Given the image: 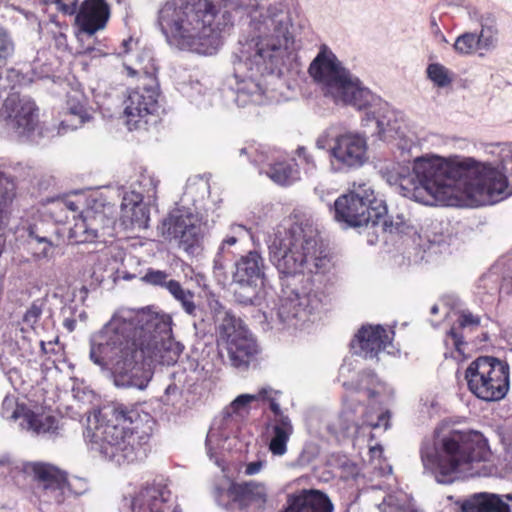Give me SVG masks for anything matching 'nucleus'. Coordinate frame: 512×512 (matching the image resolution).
<instances>
[{
	"mask_svg": "<svg viewBox=\"0 0 512 512\" xmlns=\"http://www.w3.org/2000/svg\"><path fill=\"white\" fill-rule=\"evenodd\" d=\"M89 358L113 376L121 388L144 390L152 379L151 364H175L184 350L172 335L170 315L150 310L116 312L89 339Z\"/></svg>",
	"mask_w": 512,
	"mask_h": 512,
	"instance_id": "1",
	"label": "nucleus"
},
{
	"mask_svg": "<svg viewBox=\"0 0 512 512\" xmlns=\"http://www.w3.org/2000/svg\"><path fill=\"white\" fill-rule=\"evenodd\" d=\"M298 14L286 4H270L251 20V35L234 62L235 102L239 107L265 105L282 99L281 66L300 28Z\"/></svg>",
	"mask_w": 512,
	"mask_h": 512,
	"instance_id": "2",
	"label": "nucleus"
},
{
	"mask_svg": "<svg viewBox=\"0 0 512 512\" xmlns=\"http://www.w3.org/2000/svg\"><path fill=\"white\" fill-rule=\"evenodd\" d=\"M471 158H443L434 154L417 157L412 170L400 164L386 172V180L399 193L415 202L434 206H452L458 201L472 206L468 183Z\"/></svg>",
	"mask_w": 512,
	"mask_h": 512,
	"instance_id": "3",
	"label": "nucleus"
},
{
	"mask_svg": "<svg viewBox=\"0 0 512 512\" xmlns=\"http://www.w3.org/2000/svg\"><path fill=\"white\" fill-rule=\"evenodd\" d=\"M157 24L169 45L213 55L232 19L228 11H221L210 0H168L159 9Z\"/></svg>",
	"mask_w": 512,
	"mask_h": 512,
	"instance_id": "4",
	"label": "nucleus"
},
{
	"mask_svg": "<svg viewBox=\"0 0 512 512\" xmlns=\"http://www.w3.org/2000/svg\"><path fill=\"white\" fill-rule=\"evenodd\" d=\"M420 456L424 469L440 484L488 474L482 463L488 459L489 448L478 431L436 429L433 439L422 442Z\"/></svg>",
	"mask_w": 512,
	"mask_h": 512,
	"instance_id": "5",
	"label": "nucleus"
},
{
	"mask_svg": "<svg viewBox=\"0 0 512 512\" xmlns=\"http://www.w3.org/2000/svg\"><path fill=\"white\" fill-rule=\"evenodd\" d=\"M309 74L325 97L336 104L350 105L365 110L363 126L375 122L377 134L384 137L388 122L385 113L388 105L363 85L326 45H322L309 66Z\"/></svg>",
	"mask_w": 512,
	"mask_h": 512,
	"instance_id": "6",
	"label": "nucleus"
},
{
	"mask_svg": "<svg viewBox=\"0 0 512 512\" xmlns=\"http://www.w3.org/2000/svg\"><path fill=\"white\" fill-rule=\"evenodd\" d=\"M139 414L123 405L104 408L90 420L86 439L91 451L118 465L134 462L145 456L144 446L150 432L139 431Z\"/></svg>",
	"mask_w": 512,
	"mask_h": 512,
	"instance_id": "7",
	"label": "nucleus"
},
{
	"mask_svg": "<svg viewBox=\"0 0 512 512\" xmlns=\"http://www.w3.org/2000/svg\"><path fill=\"white\" fill-rule=\"evenodd\" d=\"M267 245L270 261L281 275H317L331 268V258L323 249L316 229L310 225L278 226L269 235Z\"/></svg>",
	"mask_w": 512,
	"mask_h": 512,
	"instance_id": "8",
	"label": "nucleus"
},
{
	"mask_svg": "<svg viewBox=\"0 0 512 512\" xmlns=\"http://www.w3.org/2000/svg\"><path fill=\"white\" fill-rule=\"evenodd\" d=\"M493 161L472 159L468 183L472 206L498 203L512 195V143H496L489 147Z\"/></svg>",
	"mask_w": 512,
	"mask_h": 512,
	"instance_id": "9",
	"label": "nucleus"
},
{
	"mask_svg": "<svg viewBox=\"0 0 512 512\" xmlns=\"http://www.w3.org/2000/svg\"><path fill=\"white\" fill-rule=\"evenodd\" d=\"M216 323L217 343L226 349L236 368H246L258 352L257 344L240 318L226 310L217 300L210 302Z\"/></svg>",
	"mask_w": 512,
	"mask_h": 512,
	"instance_id": "10",
	"label": "nucleus"
},
{
	"mask_svg": "<svg viewBox=\"0 0 512 512\" xmlns=\"http://www.w3.org/2000/svg\"><path fill=\"white\" fill-rule=\"evenodd\" d=\"M386 212V205L367 183H354L347 194L334 201L335 220L350 227L375 226Z\"/></svg>",
	"mask_w": 512,
	"mask_h": 512,
	"instance_id": "11",
	"label": "nucleus"
},
{
	"mask_svg": "<svg viewBox=\"0 0 512 512\" xmlns=\"http://www.w3.org/2000/svg\"><path fill=\"white\" fill-rule=\"evenodd\" d=\"M509 365L490 356H481L472 361L465 370L469 391L486 402L502 400L510 387Z\"/></svg>",
	"mask_w": 512,
	"mask_h": 512,
	"instance_id": "12",
	"label": "nucleus"
},
{
	"mask_svg": "<svg viewBox=\"0 0 512 512\" xmlns=\"http://www.w3.org/2000/svg\"><path fill=\"white\" fill-rule=\"evenodd\" d=\"M315 144L318 149L328 152L330 166L334 172L358 169L369 160L368 138L362 132L347 130L331 138L323 134L317 138Z\"/></svg>",
	"mask_w": 512,
	"mask_h": 512,
	"instance_id": "13",
	"label": "nucleus"
},
{
	"mask_svg": "<svg viewBox=\"0 0 512 512\" xmlns=\"http://www.w3.org/2000/svg\"><path fill=\"white\" fill-rule=\"evenodd\" d=\"M327 303L328 294L311 278L309 286H303L300 292L291 291L280 298L276 314L282 324L297 329L313 321Z\"/></svg>",
	"mask_w": 512,
	"mask_h": 512,
	"instance_id": "14",
	"label": "nucleus"
},
{
	"mask_svg": "<svg viewBox=\"0 0 512 512\" xmlns=\"http://www.w3.org/2000/svg\"><path fill=\"white\" fill-rule=\"evenodd\" d=\"M159 229L165 239L175 240L188 253L193 252L203 235L199 216L189 209L173 210L162 221Z\"/></svg>",
	"mask_w": 512,
	"mask_h": 512,
	"instance_id": "15",
	"label": "nucleus"
},
{
	"mask_svg": "<svg viewBox=\"0 0 512 512\" xmlns=\"http://www.w3.org/2000/svg\"><path fill=\"white\" fill-rule=\"evenodd\" d=\"M31 471L38 481L39 508L41 512H56L65 499L68 482L64 472L44 463H34Z\"/></svg>",
	"mask_w": 512,
	"mask_h": 512,
	"instance_id": "16",
	"label": "nucleus"
},
{
	"mask_svg": "<svg viewBox=\"0 0 512 512\" xmlns=\"http://www.w3.org/2000/svg\"><path fill=\"white\" fill-rule=\"evenodd\" d=\"M120 512H178L170 490L162 484H147L124 497Z\"/></svg>",
	"mask_w": 512,
	"mask_h": 512,
	"instance_id": "17",
	"label": "nucleus"
},
{
	"mask_svg": "<svg viewBox=\"0 0 512 512\" xmlns=\"http://www.w3.org/2000/svg\"><path fill=\"white\" fill-rule=\"evenodd\" d=\"M0 106H3L15 134L20 139H30L39 123L35 102L27 96L13 92Z\"/></svg>",
	"mask_w": 512,
	"mask_h": 512,
	"instance_id": "18",
	"label": "nucleus"
},
{
	"mask_svg": "<svg viewBox=\"0 0 512 512\" xmlns=\"http://www.w3.org/2000/svg\"><path fill=\"white\" fill-rule=\"evenodd\" d=\"M73 226L69 228L68 237L73 243L92 242L106 234L111 228L113 220L107 218L102 212L87 209L76 217Z\"/></svg>",
	"mask_w": 512,
	"mask_h": 512,
	"instance_id": "19",
	"label": "nucleus"
},
{
	"mask_svg": "<svg viewBox=\"0 0 512 512\" xmlns=\"http://www.w3.org/2000/svg\"><path fill=\"white\" fill-rule=\"evenodd\" d=\"M158 93L153 88H136L128 91L124 100V116L129 130L137 128L140 121L153 114L158 106Z\"/></svg>",
	"mask_w": 512,
	"mask_h": 512,
	"instance_id": "20",
	"label": "nucleus"
},
{
	"mask_svg": "<svg viewBox=\"0 0 512 512\" xmlns=\"http://www.w3.org/2000/svg\"><path fill=\"white\" fill-rule=\"evenodd\" d=\"M393 335V331H387L381 325L363 326L356 335L353 347L356 348L355 344H357L356 352L366 359H374L383 351L391 354Z\"/></svg>",
	"mask_w": 512,
	"mask_h": 512,
	"instance_id": "21",
	"label": "nucleus"
},
{
	"mask_svg": "<svg viewBox=\"0 0 512 512\" xmlns=\"http://www.w3.org/2000/svg\"><path fill=\"white\" fill-rule=\"evenodd\" d=\"M256 164H266L268 177L279 185H290L299 177L297 165L279 150L262 149L254 159Z\"/></svg>",
	"mask_w": 512,
	"mask_h": 512,
	"instance_id": "22",
	"label": "nucleus"
},
{
	"mask_svg": "<svg viewBox=\"0 0 512 512\" xmlns=\"http://www.w3.org/2000/svg\"><path fill=\"white\" fill-rule=\"evenodd\" d=\"M271 410L274 418L266 428L268 449L273 456H284L288 451V443L294 433L291 419L283 413L277 401H273Z\"/></svg>",
	"mask_w": 512,
	"mask_h": 512,
	"instance_id": "23",
	"label": "nucleus"
},
{
	"mask_svg": "<svg viewBox=\"0 0 512 512\" xmlns=\"http://www.w3.org/2000/svg\"><path fill=\"white\" fill-rule=\"evenodd\" d=\"M228 498L241 509H262L268 502V488L264 482H232L227 489Z\"/></svg>",
	"mask_w": 512,
	"mask_h": 512,
	"instance_id": "24",
	"label": "nucleus"
},
{
	"mask_svg": "<svg viewBox=\"0 0 512 512\" xmlns=\"http://www.w3.org/2000/svg\"><path fill=\"white\" fill-rule=\"evenodd\" d=\"M265 269L262 255L257 251H249L236 261L233 280L242 287L264 286Z\"/></svg>",
	"mask_w": 512,
	"mask_h": 512,
	"instance_id": "25",
	"label": "nucleus"
},
{
	"mask_svg": "<svg viewBox=\"0 0 512 512\" xmlns=\"http://www.w3.org/2000/svg\"><path fill=\"white\" fill-rule=\"evenodd\" d=\"M280 392L272 389L271 387H262L255 394H241L238 395L229 406H227L222 416V420L230 422L234 428H238L240 420L248 415L250 406L253 402L267 401L271 407L273 401H277Z\"/></svg>",
	"mask_w": 512,
	"mask_h": 512,
	"instance_id": "26",
	"label": "nucleus"
},
{
	"mask_svg": "<svg viewBox=\"0 0 512 512\" xmlns=\"http://www.w3.org/2000/svg\"><path fill=\"white\" fill-rule=\"evenodd\" d=\"M234 428L227 420L215 418L206 436L205 447L207 456L219 468L224 470V463L221 459V453L224 449L226 440L234 434Z\"/></svg>",
	"mask_w": 512,
	"mask_h": 512,
	"instance_id": "27",
	"label": "nucleus"
},
{
	"mask_svg": "<svg viewBox=\"0 0 512 512\" xmlns=\"http://www.w3.org/2000/svg\"><path fill=\"white\" fill-rule=\"evenodd\" d=\"M92 114L88 108V101L82 92L74 91L67 96V112L65 119L60 123L59 134L75 130L90 122Z\"/></svg>",
	"mask_w": 512,
	"mask_h": 512,
	"instance_id": "28",
	"label": "nucleus"
},
{
	"mask_svg": "<svg viewBox=\"0 0 512 512\" xmlns=\"http://www.w3.org/2000/svg\"><path fill=\"white\" fill-rule=\"evenodd\" d=\"M108 18L109 8L103 0H86L76 16V21L84 32L93 34L105 27Z\"/></svg>",
	"mask_w": 512,
	"mask_h": 512,
	"instance_id": "29",
	"label": "nucleus"
},
{
	"mask_svg": "<svg viewBox=\"0 0 512 512\" xmlns=\"http://www.w3.org/2000/svg\"><path fill=\"white\" fill-rule=\"evenodd\" d=\"M285 512H333L329 497L319 490H303L291 497Z\"/></svg>",
	"mask_w": 512,
	"mask_h": 512,
	"instance_id": "30",
	"label": "nucleus"
},
{
	"mask_svg": "<svg viewBox=\"0 0 512 512\" xmlns=\"http://www.w3.org/2000/svg\"><path fill=\"white\" fill-rule=\"evenodd\" d=\"M143 200L142 193L129 191L124 193L121 203L123 216L138 228H146L150 218L149 209Z\"/></svg>",
	"mask_w": 512,
	"mask_h": 512,
	"instance_id": "31",
	"label": "nucleus"
},
{
	"mask_svg": "<svg viewBox=\"0 0 512 512\" xmlns=\"http://www.w3.org/2000/svg\"><path fill=\"white\" fill-rule=\"evenodd\" d=\"M469 15L470 18H475L481 27L479 33H476L479 50L486 52L494 50L498 44L496 17L490 12L479 14L476 10L471 11Z\"/></svg>",
	"mask_w": 512,
	"mask_h": 512,
	"instance_id": "32",
	"label": "nucleus"
},
{
	"mask_svg": "<svg viewBox=\"0 0 512 512\" xmlns=\"http://www.w3.org/2000/svg\"><path fill=\"white\" fill-rule=\"evenodd\" d=\"M480 325V318L469 311H463L458 318V327H453L448 332L445 343L452 345L459 353H464L465 342L463 338L468 332L474 331Z\"/></svg>",
	"mask_w": 512,
	"mask_h": 512,
	"instance_id": "33",
	"label": "nucleus"
},
{
	"mask_svg": "<svg viewBox=\"0 0 512 512\" xmlns=\"http://www.w3.org/2000/svg\"><path fill=\"white\" fill-rule=\"evenodd\" d=\"M22 429L31 432L34 435H54L58 433V421L56 417L45 414L36 413L26 410L23 414V420L20 423Z\"/></svg>",
	"mask_w": 512,
	"mask_h": 512,
	"instance_id": "34",
	"label": "nucleus"
},
{
	"mask_svg": "<svg viewBox=\"0 0 512 512\" xmlns=\"http://www.w3.org/2000/svg\"><path fill=\"white\" fill-rule=\"evenodd\" d=\"M209 183L202 177L195 176L188 179L182 202L184 204L192 203L197 207L209 195Z\"/></svg>",
	"mask_w": 512,
	"mask_h": 512,
	"instance_id": "35",
	"label": "nucleus"
},
{
	"mask_svg": "<svg viewBox=\"0 0 512 512\" xmlns=\"http://www.w3.org/2000/svg\"><path fill=\"white\" fill-rule=\"evenodd\" d=\"M167 291L181 304L182 309L190 316H195L197 306L194 303V292L185 289L179 281L170 280Z\"/></svg>",
	"mask_w": 512,
	"mask_h": 512,
	"instance_id": "36",
	"label": "nucleus"
},
{
	"mask_svg": "<svg viewBox=\"0 0 512 512\" xmlns=\"http://www.w3.org/2000/svg\"><path fill=\"white\" fill-rule=\"evenodd\" d=\"M426 76L438 88L450 86L455 79L454 72L438 62L430 63L427 66Z\"/></svg>",
	"mask_w": 512,
	"mask_h": 512,
	"instance_id": "37",
	"label": "nucleus"
},
{
	"mask_svg": "<svg viewBox=\"0 0 512 512\" xmlns=\"http://www.w3.org/2000/svg\"><path fill=\"white\" fill-rule=\"evenodd\" d=\"M29 244L34 249L37 259L51 258L53 255V242L47 236H41L35 230H29Z\"/></svg>",
	"mask_w": 512,
	"mask_h": 512,
	"instance_id": "38",
	"label": "nucleus"
},
{
	"mask_svg": "<svg viewBox=\"0 0 512 512\" xmlns=\"http://www.w3.org/2000/svg\"><path fill=\"white\" fill-rule=\"evenodd\" d=\"M14 197V184L0 173V228L8 219L7 206Z\"/></svg>",
	"mask_w": 512,
	"mask_h": 512,
	"instance_id": "39",
	"label": "nucleus"
},
{
	"mask_svg": "<svg viewBox=\"0 0 512 512\" xmlns=\"http://www.w3.org/2000/svg\"><path fill=\"white\" fill-rule=\"evenodd\" d=\"M158 184L159 180L153 174L144 171L139 175L135 183L138 190L134 191L142 193L143 199L146 197L149 201L151 199L155 200Z\"/></svg>",
	"mask_w": 512,
	"mask_h": 512,
	"instance_id": "40",
	"label": "nucleus"
},
{
	"mask_svg": "<svg viewBox=\"0 0 512 512\" xmlns=\"http://www.w3.org/2000/svg\"><path fill=\"white\" fill-rule=\"evenodd\" d=\"M454 51L462 56L472 55L477 49L479 44L476 38V33L465 32L459 35L453 44Z\"/></svg>",
	"mask_w": 512,
	"mask_h": 512,
	"instance_id": "41",
	"label": "nucleus"
},
{
	"mask_svg": "<svg viewBox=\"0 0 512 512\" xmlns=\"http://www.w3.org/2000/svg\"><path fill=\"white\" fill-rule=\"evenodd\" d=\"M25 408L17 404L14 398L6 397L2 403V417L7 420H17L19 418L23 419V414L25 413Z\"/></svg>",
	"mask_w": 512,
	"mask_h": 512,
	"instance_id": "42",
	"label": "nucleus"
},
{
	"mask_svg": "<svg viewBox=\"0 0 512 512\" xmlns=\"http://www.w3.org/2000/svg\"><path fill=\"white\" fill-rule=\"evenodd\" d=\"M168 277H169V275L165 271L149 268L146 271L145 275L142 276L141 280L147 284H150L153 286H160L167 290L168 283L171 280Z\"/></svg>",
	"mask_w": 512,
	"mask_h": 512,
	"instance_id": "43",
	"label": "nucleus"
},
{
	"mask_svg": "<svg viewBox=\"0 0 512 512\" xmlns=\"http://www.w3.org/2000/svg\"><path fill=\"white\" fill-rule=\"evenodd\" d=\"M14 53V43L8 32L0 28V63L5 62Z\"/></svg>",
	"mask_w": 512,
	"mask_h": 512,
	"instance_id": "44",
	"label": "nucleus"
},
{
	"mask_svg": "<svg viewBox=\"0 0 512 512\" xmlns=\"http://www.w3.org/2000/svg\"><path fill=\"white\" fill-rule=\"evenodd\" d=\"M361 425H368L372 428L383 427L387 429L389 427V412H381L377 415L376 420L371 413H367L361 422Z\"/></svg>",
	"mask_w": 512,
	"mask_h": 512,
	"instance_id": "45",
	"label": "nucleus"
},
{
	"mask_svg": "<svg viewBox=\"0 0 512 512\" xmlns=\"http://www.w3.org/2000/svg\"><path fill=\"white\" fill-rule=\"evenodd\" d=\"M267 462L264 459H258L256 461L248 462L243 464V474L245 476H254L259 474L264 467L266 466Z\"/></svg>",
	"mask_w": 512,
	"mask_h": 512,
	"instance_id": "46",
	"label": "nucleus"
},
{
	"mask_svg": "<svg viewBox=\"0 0 512 512\" xmlns=\"http://www.w3.org/2000/svg\"><path fill=\"white\" fill-rule=\"evenodd\" d=\"M41 314H42L41 307L38 304L33 303L30 306V308L26 311V313L24 314L23 321L27 325L33 327L39 320Z\"/></svg>",
	"mask_w": 512,
	"mask_h": 512,
	"instance_id": "47",
	"label": "nucleus"
},
{
	"mask_svg": "<svg viewBox=\"0 0 512 512\" xmlns=\"http://www.w3.org/2000/svg\"><path fill=\"white\" fill-rule=\"evenodd\" d=\"M79 209V205L74 202V201H71V200H66V201H62V202H59L55 207H54V213L56 214L57 212H69L72 214V218L75 219L76 217H78L79 215H77V211Z\"/></svg>",
	"mask_w": 512,
	"mask_h": 512,
	"instance_id": "48",
	"label": "nucleus"
},
{
	"mask_svg": "<svg viewBox=\"0 0 512 512\" xmlns=\"http://www.w3.org/2000/svg\"><path fill=\"white\" fill-rule=\"evenodd\" d=\"M79 0H54V4L57 8L67 15H72L77 10V4Z\"/></svg>",
	"mask_w": 512,
	"mask_h": 512,
	"instance_id": "49",
	"label": "nucleus"
},
{
	"mask_svg": "<svg viewBox=\"0 0 512 512\" xmlns=\"http://www.w3.org/2000/svg\"><path fill=\"white\" fill-rule=\"evenodd\" d=\"M500 291L505 294H512V258L509 259L507 273L503 278Z\"/></svg>",
	"mask_w": 512,
	"mask_h": 512,
	"instance_id": "50",
	"label": "nucleus"
},
{
	"mask_svg": "<svg viewBox=\"0 0 512 512\" xmlns=\"http://www.w3.org/2000/svg\"><path fill=\"white\" fill-rule=\"evenodd\" d=\"M385 230H389L390 232H404L405 220L403 216L398 215L395 221H391L388 223L387 220L383 222Z\"/></svg>",
	"mask_w": 512,
	"mask_h": 512,
	"instance_id": "51",
	"label": "nucleus"
},
{
	"mask_svg": "<svg viewBox=\"0 0 512 512\" xmlns=\"http://www.w3.org/2000/svg\"><path fill=\"white\" fill-rule=\"evenodd\" d=\"M297 153L299 157H302L308 164H311L313 167H315V162L312 156L308 153L307 149L304 147H299L297 149Z\"/></svg>",
	"mask_w": 512,
	"mask_h": 512,
	"instance_id": "52",
	"label": "nucleus"
},
{
	"mask_svg": "<svg viewBox=\"0 0 512 512\" xmlns=\"http://www.w3.org/2000/svg\"><path fill=\"white\" fill-rule=\"evenodd\" d=\"M136 42L133 40V38H128L122 41V47L123 50L119 52V54H127L131 49L132 46L135 45Z\"/></svg>",
	"mask_w": 512,
	"mask_h": 512,
	"instance_id": "53",
	"label": "nucleus"
},
{
	"mask_svg": "<svg viewBox=\"0 0 512 512\" xmlns=\"http://www.w3.org/2000/svg\"><path fill=\"white\" fill-rule=\"evenodd\" d=\"M383 449L380 445H376L370 448L369 453L371 458H380L382 456Z\"/></svg>",
	"mask_w": 512,
	"mask_h": 512,
	"instance_id": "54",
	"label": "nucleus"
},
{
	"mask_svg": "<svg viewBox=\"0 0 512 512\" xmlns=\"http://www.w3.org/2000/svg\"><path fill=\"white\" fill-rule=\"evenodd\" d=\"M431 32L436 35H441V29L434 17L430 19Z\"/></svg>",
	"mask_w": 512,
	"mask_h": 512,
	"instance_id": "55",
	"label": "nucleus"
},
{
	"mask_svg": "<svg viewBox=\"0 0 512 512\" xmlns=\"http://www.w3.org/2000/svg\"><path fill=\"white\" fill-rule=\"evenodd\" d=\"M234 233L247 232L246 228L243 225L235 224L231 227Z\"/></svg>",
	"mask_w": 512,
	"mask_h": 512,
	"instance_id": "56",
	"label": "nucleus"
},
{
	"mask_svg": "<svg viewBox=\"0 0 512 512\" xmlns=\"http://www.w3.org/2000/svg\"><path fill=\"white\" fill-rule=\"evenodd\" d=\"M11 464V459L9 456H3L0 458V468L9 466Z\"/></svg>",
	"mask_w": 512,
	"mask_h": 512,
	"instance_id": "57",
	"label": "nucleus"
},
{
	"mask_svg": "<svg viewBox=\"0 0 512 512\" xmlns=\"http://www.w3.org/2000/svg\"><path fill=\"white\" fill-rule=\"evenodd\" d=\"M237 242V238L235 236H229L224 239L223 244H227L229 246L234 245Z\"/></svg>",
	"mask_w": 512,
	"mask_h": 512,
	"instance_id": "58",
	"label": "nucleus"
},
{
	"mask_svg": "<svg viewBox=\"0 0 512 512\" xmlns=\"http://www.w3.org/2000/svg\"><path fill=\"white\" fill-rule=\"evenodd\" d=\"M365 391H366V395H367L368 397H372V396H374V390H372V389H370V388H367V389H365Z\"/></svg>",
	"mask_w": 512,
	"mask_h": 512,
	"instance_id": "59",
	"label": "nucleus"
},
{
	"mask_svg": "<svg viewBox=\"0 0 512 512\" xmlns=\"http://www.w3.org/2000/svg\"><path fill=\"white\" fill-rule=\"evenodd\" d=\"M248 153H249V152H248L247 148H241V149L239 150V155H240V156H242V155H246V154H248Z\"/></svg>",
	"mask_w": 512,
	"mask_h": 512,
	"instance_id": "60",
	"label": "nucleus"
},
{
	"mask_svg": "<svg viewBox=\"0 0 512 512\" xmlns=\"http://www.w3.org/2000/svg\"><path fill=\"white\" fill-rule=\"evenodd\" d=\"M438 309H439V308H438V306H437V305H433V306L431 307V313H432V314H436V313H438Z\"/></svg>",
	"mask_w": 512,
	"mask_h": 512,
	"instance_id": "61",
	"label": "nucleus"
},
{
	"mask_svg": "<svg viewBox=\"0 0 512 512\" xmlns=\"http://www.w3.org/2000/svg\"><path fill=\"white\" fill-rule=\"evenodd\" d=\"M436 37H439V38H440V40H441L442 42L447 43V39H446V37L443 35V33H442V32H441V35H436Z\"/></svg>",
	"mask_w": 512,
	"mask_h": 512,
	"instance_id": "62",
	"label": "nucleus"
},
{
	"mask_svg": "<svg viewBox=\"0 0 512 512\" xmlns=\"http://www.w3.org/2000/svg\"><path fill=\"white\" fill-rule=\"evenodd\" d=\"M45 4L54 3V0H41Z\"/></svg>",
	"mask_w": 512,
	"mask_h": 512,
	"instance_id": "63",
	"label": "nucleus"
},
{
	"mask_svg": "<svg viewBox=\"0 0 512 512\" xmlns=\"http://www.w3.org/2000/svg\"><path fill=\"white\" fill-rule=\"evenodd\" d=\"M176 387L168 386L166 392L169 393L172 389L174 390Z\"/></svg>",
	"mask_w": 512,
	"mask_h": 512,
	"instance_id": "64",
	"label": "nucleus"
}]
</instances>
